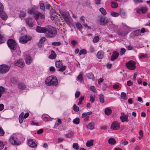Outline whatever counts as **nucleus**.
I'll list each match as a JSON object with an SVG mask.
<instances>
[{
    "label": "nucleus",
    "mask_w": 150,
    "mask_h": 150,
    "mask_svg": "<svg viewBox=\"0 0 150 150\" xmlns=\"http://www.w3.org/2000/svg\"><path fill=\"white\" fill-rule=\"evenodd\" d=\"M57 34V30L54 27L49 26L47 28L45 31V36L49 38H52L56 36Z\"/></svg>",
    "instance_id": "obj_1"
},
{
    "label": "nucleus",
    "mask_w": 150,
    "mask_h": 150,
    "mask_svg": "<svg viewBox=\"0 0 150 150\" xmlns=\"http://www.w3.org/2000/svg\"><path fill=\"white\" fill-rule=\"evenodd\" d=\"M45 83L48 86L50 85L56 86L58 83L57 79L54 76H50L45 80Z\"/></svg>",
    "instance_id": "obj_2"
},
{
    "label": "nucleus",
    "mask_w": 150,
    "mask_h": 150,
    "mask_svg": "<svg viewBox=\"0 0 150 150\" xmlns=\"http://www.w3.org/2000/svg\"><path fill=\"white\" fill-rule=\"evenodd\" d=\"M7 44L8 47L11 49L15 50L17 47L16 42L13 39H9L7 42Z\"/></svg>",
    "instance_id": "obj_3"
},
{
    "label": "nucleus",
    "mask_w": 150,
    "mask_h": 150,
    "mask_svg": "<svg viewBox=\"0 0 150 150\" xmlns=\"http://www.w3.org/2000/svg\"><path fill=\"white\" fill-rule=\"evenodd\" d=\"M10 69V66L6 64L0 65V74H4L8 71Z\"/></svg>",
    "instance_id": "obj_4"
},
{
    "label": "nucleus",
    "mask_w": 150,
    "mask_h": 150,
    "mask_svg": "<svg viewBox=\"0 0 150 150\" xmlns=\"http://www.w3.org/2000/svg\"><path fill=\"white\" fill-rule=\"evenodd\" d=\"M98 21L100 25L104 26L106 25L109 22L108 20L106 19L105 17L102 16H99Z\"/></svg>",
    "instance_id": "obj_5"
},
{
    "label": "nucleus",
    "mask_w": 150,
    "mask_h": 150,
    "mask_svg": "<svg viewBox=\"0 0 150 150\" xmlns=\"http://www.w3.org/2000/svg\"><path fill=\"white\" fill-rule=\"evenodd\" d=\"M56 66L57 67L59 68V71L63 72L66 69V66L63 65L62 64L61 62L60 61H56L55 63Z\"/></svg>",
    "instance_id": "obj_6"
},
{
    "label": "nucleus",
    "mask_w": 150,
    "mask_h": 150,
    "mask_svg": "<svg viewBox=\"0 0 150 150\" xmlns=\"http://www.w3.org/2000/svg\"><path fill=\"white\" fill-rule=\"evenodd\" d=\"M126 65L127 68L130 70H134L136 67L135 62L132 60L127 62Z\"/></svg>",
    "instance_id": "obj_7"
},
{
    "label": "nucleus",
    "mask_w": 150,
    "mask_h": 150,
    "mask_svg": "<svg viewBox=\"0 0 150 150\" xmlns=\"http://www.w3.org/2000/svg\"><path fill=\"white\" fill-rule=\"evenodd\" d=\"M31 38L28 37L27 35L22 36L19 39V42L21 43H26L28 41L30 40Z\"/></svg>",
    "instance_id": "obj_8"
},
{
    "label": "nucleus",
    "mask_w": 150,
    "mask_h": 150,
    "mask_svg": "<svg viewBox=\"0 0 150 150\" xmlns=\"http://www.w3.org/2000/svg\"><path fill=\"white\" fill-rule=\"evenodd\" d=\"M10 143L13 145H19L21 144V142L17 141V138L13 136H11L10 138Z\"/></svg>",
    "instance_id": "obj_9"
},
{
    "label": "nucleus",
    "mask_w": 150,
    "mask_h": 150,
    "mask_svg": "<svg viewBox=\"0 0 150 150\" xmlns=\"http://www.w3.org/2000/svg\"><path fill=\"white\" fill-rule=\"evenodd\" d=\"M120 124L117 121H115L111 124V129L113 130H116L120 128Z\"/></svg>",
    "instance_id": "obj_10"
},
{
    "label": "nucleus",
    "mask_w": 150,
    "mask_h": 150,
    "mask_svg": "<svg viewBox=\"0 0 150 150\" xmlns=\"http://www.w3.org/2000/svg\"><path fill=\"white\" fill-rule=\"evenodd\" d=\"M28 143L30 147L33 148H34L36 147L37 146V144H36L32 139H30L28 140Z\"/></svg>",
    "instance_id": "obj_11"
},
{
    "label": "nucleus",
    "mask_w": 150,
    "mask_h": 150,
    "mask_svg": "<svg viewBox=\"0 0 150 150\" xmlns=\"http://www.w3.org/2000/svg\"><path fill=\"white\" fill-rule=\"evenodd\" d=\"M14 64L18 66L21 68L23 67L24 66L23 61L21 59H20L17 61H15Z\"/></svg>",
    "instance_id": "obj_12"
},
{
    "label": "nucleus",
    "mask_w": 150,
    "mask_h": 150,
    "mask_svg": "<svg viewBox=\"0 0 150 150\" xmlns=\"http://www.w3.org/2000/svg\"><path fill=\"white\" fill-rule=\"evenodd\" d=\"M46 28H47L46 27L43 28L39 26H38L36 28V30L38 32L40 33H44L45 34Z\"/></svg>",
    "instance_id": "obj_13"
},
{
    "label": "nucleus",
    "mask_w": 150,
    "mask_h": 150,
    "mask_svg": "<svg viewBox=\"0 0 150 150\" xmlns=\"http://www.w3.org/2000/svg\"><path fill=\"white\" fill-rule=\"evenodd\" d=\"M35 17L36 20H38L39 17L41 18H44L45 17V15L43 13H41L40 12H38L35 14Z\"/></svg>",
    "instance_id": "obj_14"
},
{
    "label": "nucleus",
    "mask_w": 150,
    "mask_h": 150,
    "mask_svg": "<svg viewBox=\"0 0 150 150\" xmlns=\"http://www.w3.org/2000/svg\"><path fill=\"white\" fill-rule=\"evenodd\" d=\"M119 55V53L116 51H114L112 53V55L111 56L110 60L111 61H113L116 59Z\"/></svg>",
    "instance_id": "obj_15"
},
{
    "label": "nucleus",
    "mask_w": 150,
    "mask_h": 150,
    "mask_svg": "<svg viewBox=\"0 0 150 150\" xmlns=\"http://www.w3.org/2000/svg\"><path fill=\"white\" fill-rule=\"evenodd\" d=\"M0 17L3 20H6L8 18L6 14L4 11L0 12Z\"/></svg>",
    "instance_id": "obj_16"
},
{
    "label": "nucleus",
    "mask_w": 150,
    "mask_h": 150,
    "mask_svg": "<svg viewBox=\"0 0 150 150\" xmlns=\"http://www.w3.org/2000/svg\"><path fill=\"white\" fill-rule=\"evenodd\" d=\"M104 53L101 51H99L97 53V57L99 59H102L104 57Z\"/></svg>",
    "instance_id": "obj_17"
},
{
    "label": "nucleus",
    "mask_w": 150,
    "mask_h": 150,
    "mask_svg": "<svg viewBox=\"0 0 150 150\" xmlns=\"http://www.w3.org/2000/svg\"><path fill=\"white\" fill-rule=\"evenodd\" d=\"M95 124L93 122H89L88 125H87V128L91 130H93L95 128Z\"/></svg>",
    "instance_id": "obj_18"
},
{
    "label": "nucleus",
    "mask_w": 150,
    "mask_h": 150,
    "mask_svg": "<svg viewBox=\"0 0 150 150\" xmlns=\"http://www.w3.org/2000/svg\"><path fill=\"white\" fill-rule=\"evenodd\" d=\"M25 61L26 63L29 64L32 62L31 58L29 55H26L25 57Z\"/></svg>",
    "instance_id": "obj_19"
},
{
    "label": "nucleus",
    "mask_w": 150,
    "mask_h": 150,
    "mask_svg": "<svg viewBox=\"0 0 150 150\" xmlns=\"http://www.w3.org/2000/svg\"><path fill=\"white\" fill-rule=\"evenodd\" d=\"M128 115H126L125 116H120V119L121 120V121L122 122H128L129 121V120H128Z\"/></svg>",
    "instance_id": "obj_20"
},
{
    "label": "nucleus",
    "mask_w": 150,
    "mask_h": 150,
    "mask_svg": "<svg viewBox=\"0 0 150 150\" xmlns=\"http://www.w3.org/2000/svg\"><path fill=\"white\" fill-rule=\"evenodd\" d=\"M56 57V54L55 52L53 50H52L51 52V54L49 56V58L52 59L55 58Z\"/></svg>",
    "instance_id": "obj_21"
},
{
    "label": "nucleus",
    "mask_w": 150,
    "mask_h": 150,
    "mask_svg": "<svg viewBox=\"0 0 150 150\" xmlns=\"http://www.w3.org/2000/svg\"><path fill=\"white\" fill-rule=\"evenodd\" d=\"M147 9L145 7H142L140 8L137 11V13H139L140 12H141L142 13H144L147 12Z\"/></svg>",
    "instance_id": "obj_22"
},
{
    "label": "nucleus",
    "mask_w": 150,
    "mask_h": 150,
    "mask_svg": "<svg viewBox=\"0 0 150 150\" xmlns=\"http://www.w3.org/2000/svg\"><path fill=\"white\" fill-rule=\"evenodd\" d=\"M86 76L88 79H91L93 81H94L95 77L94 75L92 73L87 74Z\"/></svg>",
    "instance_id": "obj_23"
},
{
    "label": "nucleus",
    "mask_w": 150,
    "mask_h": 150,
    "mask_svg": "<svg viewBox=\"0 0 150 150\" xmlns=\"http://www.w3.org/2000/svg\"><path fill=\"white\" fill-rule=\"evenodd\" d=\"M122 17L123 18L125 17L126 16V14L125 11L123 9H121L120 10V13H119Z\"/></svg>",
    "instance_id": "obj_24"
},
{
    "label": "nucleus",
    "mask_w": 150,
    "mask_h": 150,
    "mask_svg": "<svg viewBox=\"0 0 150 150\" xmlns=\"http://www.w3.org/2000/svg\"><path fill=\"white\" fill-rule=\"evenodd\" d=\"M60 12L64 19L65 18H69V15L67 12L62 11H60Z\"/></svg>",
    "instance_id": "obj_25"
},
{
    "label": "nucleus",
    "mask_w": 150,
    "mask_h": 150,
    "mask_svg": "<svg viewBox=\"0 0 150 150\" xmlns=\"http://www.w3.org/2000/svg\"><path fill=\"white\" fill-rule=\"evenodd\" d=\"M18 87L19 89L21 90H24L25 89V85L22 83H20L18 84Z\"/></svg>",
    "instance_id": "obj_26"
},
{
    "label": "nucleus",
    "mask_w": 150,
    "mask_h": 150,
    "mask_svg": "<svg viewBox=\"0 0 150 150\" xmlns=\"http://www.w3.org/2000/svg\"><path fill=\"white\" fill-rule=\"evenodd\" d=\"M105 113L106 115H109L112 113V110L109 108H107L105 110Z\"/></svg>",
    "instance_id": "obj_27"
},
{
    "label": "nucleus",
    "mask_w": 150,
    "mask_h": 150,
    "mask_svg": "<svg viewBox=\"0 0 150 150\" xmlns=\"http://www.w3.org/2000/svg\"><path fill=\"white\" fill-rule=\"evenodd\" d=\"M93 140L91 139L88 141L86 143V146L88 147H90L93 145Z\"/></svg>",
    "instance_id": "obj_28"
},
{
    "label": "nucleus",
    "mask_w": 150,
    "mask_h": 150,
    "mask_svg": "<svg viewBox=\"0 0 150 150\" xmlns=\"http://www.w3.org/2000/svg\"><path fill=\"white\" fill-rule=\"evenodd\" d=\"M108 143L110 144H115L116 143L115 140L112 138H111L108 139Z\"/></svg>",
    "instance_id": "obj_29"
},
{
    "label": "nucleus",
    "mask_w": 150,
    "mask_h": 150,
    "mask_svg": "<svg viewBox=\"0 0 150 150\" xmlns=\"http://www.w3.org/2000/svg\"><path fill=\"white\" fill-rule=\"evenodd\" d=\"M27 24L30 27H32L33 26V23L32 21H30L29 19L27 20L26 21Z\"/></svg>",
    "instance_id": "obj_30"
},
{
    "label": "nucleus",
    "mask_w": 150,
    "mask_h": 150,
    "mask_svg": "<svg viewBox=\"0 0 150 150\" xmlns=\"http://www.w3.org/2000/svg\"><path fill=\"white\" fill-rule=\"evenodd\" d=\"M6 41L5 38L0 33V44L5 42Z\"/></svg>",
    "instance_id": "obj_31"
},
{
    "label": "nucleus",
    "mask_w": 150,
    "mask_h": 150,
    "mask_svg": "<svg viewBox=\"0 0 150 150\" xmlns=\"http://www.w3.org/2000/svg\"><path fill=\"white\" fill-rule=\"evenodd\" d=\"M133 34L134 35L137 36L141 35V31L140 30H138L133 32Z\"/></svg>",
    "instance_id": "obj_32"
},
{
    "label": "nucleus",
    "mask_w": 150,
    "mask_h": 150,
    "mask_svg": "<svg viewBox=\"0 0 150 150\" xmlns=\"http://www.w3.org/2000/svg\"><path fill=\"white\" fill-rule=\"evenodd\" d=\"M104 96L102 94H100L99 96V99L100 102L103 103L104 102Z\"/></svg>",
    "instance_id": "obj_33"
},
{
    "label": "nucleus",
    "mask_w": 150,
    "mask_h": 150,
    "mask_svg": "<svg viewBox=\"0 0 150 150\" xmlns=\"http://www.w3.org/2000/svg\"><path fill=\"white\" fill-rule=\"evenodd\" d=\"M111 5L112 8H116L118 7V4L115 1H112L111 3Z\"/></svg>",
    "instance_id": "obj_34"
},
{
    "label": "nucleus",
    "mask_w": 150,
    "mask_h": 150,
    "mask_svg": "<svg viewBox=\"0 0 150 150\" xmlns=\"http://www.w3.org/2000/svg\"><path fill=\"white\" fill-rule=\"evenodd\" d=\"M92 113V112L90 111L86 112L83 113L82 115V117L84 118L88 115H91Z\"/></svg>",
    "instance_id": "obj_35"
},
{
    "label": "nucleus",
    "mask_w": 150,
    "mask_h": 150,
    "mask_svg": "<svg viewBox=\"0 0 150 150\" xmlns=\"http://www.w3.org/2000/svg\"><path fill=\"white\" fill-rule=\"evenodd\" d=\"M99 11L104 16L105 15L107 14L106 10L103 8H100L99 9Z\"/></svg>",
    "instance_id": "obj_36"
},
{
    "label": "nucleus",
    "mask_w": 150,
    "mask_h": 150,
    "mask_svg": "<svg viewBox=\"0 0 150 150\" xmlns=\"http://www.w3.org/2000/svg\"><path fill=\"white\" fill-rule=\"evenodd\" d=\"M86 53V50L85 49H83L80 51L79 53V56H80L82 54H85Z\"/></svg>",
    "instance_id": "obj_37"
},
{
    "label": "nucleus",
    "mask_w": 150,
    "mask_h": 150,
    "mask_svg": "<svg viewBox=\"0 0 150 150\" xmlns=\"http://www.w3.org/2000/svg\"><path fill=\"white\" fill-rule=\"evenodd\" d=\"M73 147L76 150H78L79 148L78 144L77 143H74L73 145Z\"/></svg>",
    "instance_id": "obj_38"
},
{
    "label": "nucleus",
    "mask_w": 150,
    "mask_h": 150,
    "mask_svg": "<svg viewBox=\"0 0 150 150\" xmlns=\"http://www.w3.org/2000/svg\"><path fill=\"white\" fill-rule=\"evenodd\" d=\"M5 89L3 86H0V98L1 97L2 94L4 92Z\"/></svg>",
    "instance_id": "obj_39"
},
{
    "label": "nucleus",
    "mask_w": 150,
    "mask_h": 150,
    "mask_svg": "<svg viewBox=\"0 0 150 150\" xmlns=\"http://www.w3.org/2000/svg\"><path fill=\"white\" fill-rule=\"evenodd\" d=\"M79 120L80 119L79 118H76L73 121V122L76 125H78L79 123Z\"/></svg>",
    "instance_id": "obj_40"
},
{
    "label": "nucleus",
    "mask_w": 150,
    "mask_h": 150,
    "mask_svg": "<svg viewBox=\"0 0 150 150\" xmlns=\"http://www.w3.org/2000/svg\"><path fill=\"white\" fill-rule=\"evenodd\" d=\"M40 8L43 11H44L45 10V4L43 3L40 2Z\"/></svg>",
    "instance_id": "obj_41"
},
{
    "label": "nucleus",
    "mask_w": 150,
    "mask_h": 150,
    "mask_svg": "<svg viewBox=\"0 0 150 150\" xmlns=\"http://www.w3.org/2000/svg\"><path fill=\"white\" fill-rule=\"evenodd\" d=\"M110 15L113 17H117L119 15V13L115 12H111Z\"/></svg>",
    "instance_id": "obj_42"
},
{
    "label": "nucleus",
    "mask_w": 150,
    "mask_h": 150,
    "mask_svg": "<svg viewBox=\"0 0 150 150\" xmlns=\"http://www.w3.org/2000/svg\"><path fill=\"white\" fill-rule=\"evenodd\" d=\"M61 44L60 42H52V45L55 46H59Z\"/></svg>",
    "instance_id": "obj_43"
},
{
    "label": "nucleus",
    "mask_w": 150,
    "mask_h": 150,
    "mask_svg": "<svg viewBox=\"0 0 150 150\" xmlns=\"http://www.w3.org/2000/svg\"><path fill=\"white\" fill-rule=\"evenodd\" d=\"M76 26L80 30H81L82 28V26L81 24L79 22L76 23Z\"/></svg>",
    "instance_id": "obj_44"
},
{
    "label": "nucleus",
    "mask_w": 150,
    "mask_h": 150,
    "mask_svg": "<svg viewBox=\"0 0 150 150\" xmlns=\"http://www.w3.org/2000/svg\"><path fill=\"white\" fill-rule=\"evenodd\" d=\"M26 16L25 13L23 11H21L19 14V16L20 18L24 17Z\"/></svg>",
    "instance_id": "obj_45"
},
{
    "label": "nucleus",
    "mask_w": 150,
    "mask_h": 150,
    "mask_svg": "<svg viewBox=\"0 0 150 150\" xmlns=\"http://www.w3.org/2000/svg\"><path fill=\"white\" fill-rule=\"evenodd\" d=\"M121 97L122 99H126V95L124 92H122L121 94Z\"/></svg>",
    "instance_id": "obj_46"
},
{
    "label": "nucleus",
    "mask_w": 150,
    "mask_h": 150,
    "mask_svg": "<svg viewBox=\"0 0 150 150\" xmlns=\"http://www.w3.org/2000/svg\"><path fill=\"white\" fill-rule=\"evenodd\" d=\"M42 117L43 118V120L46 122L47 121H50V118L44 116V115H43Z\"/></svg>",
    "instance_id": "obj_47"
},
{
    "label": "nucleus",
    "mask_w": 150,
    "mask_h": 150,
    "mask_svg": "<svg viewBox=\"0 0 150 150\" xmlns=\"http://www.w3.org/2000/svg\"><path fill=\"white\" fill-rule=\"evenodd\" d=\"M73 109L76 112L79 111V107L77 106L75 104H74L73 106Z\"/></svg>",
    "instance_id": "obj_48"
},
{
    "label": "nucleus",
    "mask_w": 150,
    "mask_h": 150,
    "mask_svg": "<svg viewBox=\"0 0 150 150\" xmlns=\"http://www.w3.org/2000/svg\"><path fill=\"white\" fill-rule=\"evenodd\" d=\"M77 79L80 81L82 82V81H83V77L81 74H80L78 76Z\"/></svg>",
    "instance_id": "obj_49"
},
{
    "label": "nucleus",
    "mask_w": 150,
    "mask_h": 150,
    "mask_svg": "<svg viewBox=\"0 0 150 150\" xmlns=\"http://www.w3.org/2000/svg\"><path fill=\"white\" fill-rule=\"evenodd\" d=\"M99 38L98 36H96L93 38V41L94 42H97L99 40Z\"/></svg>",
    "instance_id": "obj_50"
},
{
    "label": "nucleus",
    "mask_w": 150,
    "mask_h": 150,
    "mask_svg": "<svg viewBox=\"0 0 150 150\" xmlns=\"http://www.w3.org/2000/svg\"><path fill=\"white\" fill-rule=\"evenodd\" d=\"M84 98V96H81L79 98V101L78 103V105L81 104L82 103V101L83 100Z\"/></svg>",
    "instance_id": "obj_51"
},
{
    "label": "nucleus",
    "mask_w": 150,
    "mask_h": 150,
    "mask_svg": "<svg viewBox=\"0 0 150 150\" xmlns=\"http://www.w3.org/2000/svg\"><path fill=\"white\" fill-rule=\"evenodd\" d=\"M125 52V50L124 48H122L121 49L120 52V55L121 56Z\"/></svg>",
    "instance_id": "obj_52"
},
{
    "label": "nucleus",
    "mask_w": 150,
    "mask_h": 150,
    "mask_svg": "<svg viewBox=\"0 0 150 150\" xmlns=\"http://www.w3.org/2000/svg\"><path fill=\"white\" fill-rule=\"evenodd\" d=\"M4 132L1 127H0V136H2L4 135Z\"/></svg>",
    "instance_id": "obj_53"
},
{
    "label": "nucleus",
    "mask_w": 150,
    "mask_h": 150,
    "mask_svg": "<svg viewBox=\"0 0 150 150\" xmlns=\"http://www.w3.org/2000/svg\"><path fill=\"white\" fill-rule=\"evenodd\" d=\"M46 40V39L44 37H42L40 40V43L41 44L44 42Z\"/></svg>",
    "instance_id": "obj_54"
},
{
    "label": "nucleus",
    "mask_w": 150,
    "mask_h": 150,
    "mask_svg": "<svg viewBox=\"0 0 150 150\" xmlns=\"http://www.w3.org/2000/svg\"><path fill=\"white\" fill-rule=\"evenodd\" d=\"M146 54H141L139 56V58L141 59L145 57H146Z\"/></svg>",
    "instance_id": "obj_55"
},
{
    "label": "nucleus",
    "mask_w": 150,
    "mask_h": 150,
    "mask_svg": "<svg viewBox=\"0 0 150 150\" xmlns=\"http://www.w3.org/2000/svg\"><path fill=\"white\" fill-rule=\"evenodd\" d=\"M23 117L19 116V120L20 124L21 123L23 120Z\"/></svg>",
    "instance_id": "obj_56"
},
{
    "label": "nucleus",
    "mask_w": 150,
    "mask_h": 150,
    "mask_svg": "<svg viewBox=\"0 0 150 150\" xmlns=\"http://www.w3.org/2000/svg\"><path fill=\"white\" fill-rule=\"evenodd\" d=\"M80 93L79 91H77L75 94V97L76 98H78L79 97V96L80 95Z\"/></svg>",
    "instance_id": "obj_57"
},
{
    "label": "nucleus",
    "mask_w": 150,
    "mask_h": 150,
    "mask_svg": "<svg viewBox=\"0 0 150 150\" xmlns=\"http://www.w3.org/2000/svg\"><path fill=\"white\" fill-rule=\"evenodd\" d=\"M126 47L127 48L128 50H131L133 49V47L130 45H129L127 46H126Z\"/></svg>",
    "instance_id": "obj_58"
},
{
    "label": "nucleus",
    "mask_w": 150,
    "mask_h": 150,
    "mask_svg": "<svg viewBox=\"0 0 150 150\" xmlns=\"http://www.w3.org/2000/svg\"><path fill=\"white\" fill-rule=\"evenodd\" d=\"M4 6L0 2V12L4 11Z\"/></svg>",
    "instance_id": "obj_59"
},
{
    "label": "nucleus",
    "mask_w": 150,
    "mask_h": 150,
    "mask_svg": "<svg viewBox=\"0 0 150 150\" xmlns=\"http://www.w3.org/2000/svg\"><path fill=\"white\" fill-rule=\"evenodd\" d=\"M64 19L67 24L68 25H69L70 24V22L68 18H65Z\"/></svg>",
    "instance_id": "obj_60"
},
{
    "label": "nucleus",
    "mask_w": 150,
    "mask_h": 150,
    "mask_svg": "<svg viewBox=\"0 0 150 150\" xmlns=\"http://www.w3.org/2000/svg\"><path fill=\"white\" fill-rule=\"evenodd\" d=\"M4 146V145L3 144V142L0 140V150L3 149Z\"/></svg>",
    "instance_id": "obj_61"
},
{
    "label": "nucleus",
    "mask_w": 150,
    "mask_h": 150,
    "mask_svg": "<svg viewBox=\"0 0 150 150\" xmlns=\"http://www.w3.org/2000/svg\"><path fill=\"white\" fill-rule=\"evenodd\" d=\"M133 84V83L131 81H128L127 82V85L128 86H130Z\"/></svg>",
    "instance_id": "obj_62"
},
{
    "label": "nucleus",
    "mask_w": 150,
    "mask_h": 150,
    "mask_svg": "<svg viewBox=\"0 0 150 150\" xmlns=\"http://www.w3.org/2000/svg\"><path fill=\"white\" fill-rule=\"evenodd\" d=\"M71 43L73 46L74 47L75 44L77 43V42L75 40H72L71 41Z\"/></svg>",
    "instance_id": "obj_63"
},
{
    "label": "nucleus",
    "mask_w": 150,
    "mask_h": 150,
    "mask_svg": "<svg viewBox=\"0 0 150 150\" xmlns=\"http://www.w3.org/2000/svg\"><path fill=\"white\" fill-rule=\"evenodd\" d=\"M4 107V105L2 104H0V111L2 110Z\"/></svg>",
    "instance_id": "obj_64"
}]
</instances>
